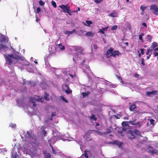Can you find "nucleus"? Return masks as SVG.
Instances as JSON below:
<instances>
[{
  "label": "nucleus",
  "mask_w": 158,
  "mask_h": 158,
  "mask_svg": "<svg viewBox=\"0 0 158 158\" xmlns=\"http://www.w3.org/2000/svg\"><path fill=\"white\" fill-rule=\"evenodd\" d=\"M4 56L5 59L6 60L7 64L9 65L13 63V60H20L21 58L19 56H13V55H10L8 54L7 55H6L4 54Z\"/></svg>",
  "instance_id": "1"
},
{
  "label": "nucleus",
  "mask_w": 158,
  "mask_h": 158,
  "mask_svg": "<svg viewBox=\"0 0 158 158\" xmlns=\"http://www.w3.org/2000/svg\"><path fill=\"white\" fill-rule=\"evenodd\" d=\"M6 43V39L4 36H2L0 38V50L2 49H4L7 48L5 44Z\"/></svg>",
  "instance_id": "2"
},
{
  "label": "nucleus",
  "mask_w": 158,
  "mask_h": 158,
  "mask_svg": "<svg viewBox=\"0 0 158 158\" xmlns=\"http://www.w3.org/2000/svg\"><path fill=\"white\" fill-rule=\"evenodd\" d=\"M59 7L62 9L64 13H67L69 15H71V11L70 10L69 7L67 5H60Z\"/></svg>",
  "instance_id": "3"
},
{
  "label": "nucleus",
  "mask_w": 158,
  "mask_h": 158,
  "mask_svg": "<svg viewBox=\"0 0 158 158\" xmlns=\"http://www.w3.org/2000/svg\"><path fill=\"white\" fill-rule=\"evenodd\" d=\"M30 101L31 102L33 103V106H36L35 102L37 101H40L42 102L41 101L42 98H40L39 96H35V97H30L29 98Z\"/></svg>",
  "instance_id": "4"
},
{
  "label": "nucleus",
  "mask_w": 158,
  "mask_h": 158,
  "mask_svg": "<svg viewBox=\"0 0 158 158\" xmlns=\"http://www.w3.org/2000/svg\"><path fill=\"white\" fill-rule=\"evenodd\" d=\"M62 87L64 91L68 94L72 93V90L70 89L68 85H62Z\"/></svg>",
  "instance_id": "5"
},
{
  "label": "nucleus",
  "mask_w": 158,
  "mask_h": 158,
  "mask_svg": "<svg viewBox=\"0 0 158 158\" xmlns=\"http://www.w3.org/2000/svg\"><path fill=\"white\" fill-rule=\"evenodd\" d=\"M127 135V138L131 140L135 138V135L134 132L132 131L129 130Z\"/></svg>",
  "instance_id": "6"
},
{
  "label": "nucleus",
  "mask_w": 158,
  "mask_h": 158,
  "mask_svg": "<svg viewBox=\"0 0 158 158\" xmlns=\"http://www.w3.org/2000/svg\"><path fill=\"white\" fill-rule=\"evenodd\" d=\"M114 48L110 47V49L107 50L106 53V56L107 58H109L112 56Z\"/></svg>",
  "instance_id": "7"
},
{
  "label": "nucleus",
  "mask_w": 158,
  "mask_h": 158,
  "mask_svg": "<svg viewBox=\"0 0 158 158\" xmlns=\"http://www.w3.org/2000/svg\"><path fill=\"white\" fill-rule=\"evenodd\" d=\"M150 9L151 10H153L154 11L153 12L155 14L158 15V13H157L158 12V7L156 5H152L150 6Z\"/></svg>",
  "instance_id": "8"
},
{
  "label": "nucleus",
  "mask_w": 158,
  "mask_h": 158,
  "mask_svg": "<svg viewBox=\"0 0 158 158\" xmlns=\"http://www.w3.org/2000/svg\"><path fill=\"white\" fill-rule=\"evenodd\" d=\"M73 48L75 51H77L80 53H81L83 50L81 47L78 46H74Z\"/></svg>",
  "instance_id": "9"
},
{
  "label": "nucleus",
  "mask_w": 158,
  "mask_h": 158,
  "mask_svg": "<svg viewBox=\"0 0 158 158\" xmlns=\"http://www.w3.org/2000/svg\"><path fill=\"white\" fill-rule=\"evenodd\" d=\"M129 122L130 124L132 125H136L140 124L139 121L136 119H134L132 121H129Z\"/></svg>",
  "instance_id": "10"
},
{
  "label": "nucleus",
  "mask_w": 158,
  "mask_h": 158,
  "mask_svg": "<svg viewBox=\"0 0 158 158\" xmlns=\"http://www.w3.org/2000/svg\"><path fill=\"white\" fill-rule=\"evenodd\" d=\"M158 92V91L154 90L152 92H147L146 93V95L147 96H151V95H155Z\"/></svg>",
  "instance_id": "11"
},
{
  "label": "nucleus",
  "mask_w": 158,
  "mask_h": 158,
  "mask_svg": "<svg viewBox=\"0 0 158 158\" xmlns=\"http://www.w3.org/2000/svg\"><path fill=\"white\" fill-rule=\"evenodd\" d=\"M108 16L110 17H111L113 18L116 17H118V14L117 12L114 10L112 11V12L110 14L108 15Z\"/></svg>",
  "instance_id": "12"
},
{
  "label": "nucleus",
  "mask_w": 158,
  "mask_h": 158,
  "mask_svg": "<svg viewBox=\"0 0 158 158\" xmlns=\"http://www.w3.org/2000/svg\"><path fill=\"white\" fill-rule=\"evenodd\" d=\"M121 54L118 51H114L113 50L112 52V56L114 57H116V56H119L121 55Z\"/></svg>",
  "instance_id": "13"
},
{
  "label": "nucleus",
  "mask_w": 158,
  "mask_h": 158,
  "mask_svg": "<svg viewBox=\"0 0 158 158\" xmlns=\"http://www.w3.org/2000/svg\"><path fill=\"white\" fill-rule=\"evenodd\" d=\"M112 143L115 144L119 147L122 146L123 145V143L119 142L118 140H114L112 141Z\"/></svg>",
  "instance_id": "14"
},
{
  "label": "nucleus",
  "mask_w": 158,
  "mask_h": 158,
  "mask_svg": "<svg viewBox=\"0 0 158 158\" xmlns=\"http://www.w3.org/2000/svg\"><path fill=\"white\" fill-rule=\"evenodd\" d=\"M27 134L29 137L32 138L33 139H35L36 138V136L32 134L31 132L28 131L27 132Z\"/></svg>",
  "instance_id": "15"
},
{
  "label": "nucleus",
  "mask_w": 158,
  "mask_h": 158,
  "mask_svg": "<svg viewBox=\"0 0 158 158\" xmlns=\"http://www.w3.org/2000/svg\"><path fill=\"white\" fill-rule=\"evenodd\" d=\"M129 124L130 123L129 121H123L122 123V125L123 127H130L129 126Z\"/></svg>",
  "instance_id": "16"
},
{
  "label": "nucleus",
  "mask_w": 158,
  "mask_h": 158,
  "mask_svg": "<svg viewBox=\"0 0 158 158\" xmlns=\"http://www.w3.org/2000/svg\"><path fill=\"white\" fill-rule=\"evenodd\" d=\"M136 108V105L135 104H132L129 106V110L130 111L135 110V109Z\"/></svg>",
  "instance_id": "17"
},
{
  "label": "nucleus",
  "mask_w": 158,
  "mask_h": 158,
  "mask_svg": "<svg viewBox=\"0 0 158 158\" xmlns=\"http://www.w3.org/2000/svg\"><path fill=\"white\" fill-rule=\"evenodd\" d=\"M112 128L111 127H110L108 128L106 132H104V134H107L110 133L111 132V130Z\"/></svg>",
  "instance_id": "18"
},
{
  "label": "nucleus",
  "mask_w": 158,
  "mask_h": 158,
  "mask_svg": "<svg viewBox=\"0 0 158 158\" xmlns=\"http://www.w3.org/2000/svg\"><path fill=\"white\" fill-rule=\"evenodd\" d=\"M43 153L44 155L45 158H51V155L50 153H46L44 152H43Z\"/></svg>",
  "instance_id": "19"
},
{
  "label": "nucleus",
  "mask_w": 158,
  "mask_h": 158,
  "mask_svg": "<svg viewBox=\"0 0 158 158\" xmlns=\"http://www.w3.org/2000/svg\"><path fill=\"white\" fill-rule=\"evenodd\" d=\"M89 118L90 119H94L95 121H96L97 119L95 115L94 114H92L91 116L89 117Z\"/></svg>",
  "instance_id": "20"
},
{
  "label": "nucleus",
  "mask_w": 158,
  "mask_h": 158,
  "mask_svg": "<svg viewBox=\"0 0 158 158\" xmlns=\"http://www.w3.org/2000/svg\"><path fill=\"white\" fill-rule=\"evenodd\" d=\"M90 94L89 92H83L82 93V95L83 96V97H85L87 96Z\"/></svg>",
  "instance_id": "21"
},
{
  "label": "nucleus",
  "mask_w": 158,
  "mask_h": 158,
  "mask_svg": "<svg viewBox=\"0 0 158 158\" xmlns=\"http://www.w3.org/2000/svg\"><path fill=\"white\" fill-rule=\"evenodd\" d=\"M49 94L47 93L46 92L45 93L44 96V99L47 101H49L50 99L48 97Z\"/></svg>",
  "instance_id": "22"
},
{
  "label": "nucleus",
  "mask_w": 158,
  "mask_h": 158,
  "mask_svg": "<svg viewBox=\"0 0 158 158\" xmlns=\"http://www.w3.org/2000/svg\"><path fill=\"white\" fill-rule=\"evenodd\" d=\"M87 36H94V34L91 32L89 31L86 33L85 34Z\"/></svg>",
  "instance_id": "23"
},
{
  "label": "nucleus",
  "mask_w": 158,
  "mask_h": 158,
  "mask_svg": "<svg viewBox=\"0 0 158 158\" xmlns=\"http://www.w3.org/2000/svg\"><path fill=\"white\" fill-rule=\"evenodd\" d=\"M75 31V30L74 29L72 31H66L64 32V33L65 34H72V33H73V32H74Z\"/></svg>",
  "instance_id": "24"
},
{
  "label": "nucleus",
  "mask_w": 158,
  "mask_h": 158,
  "mask_svg": "<svg viewBox=\"0 0 158 158\" xmlns=\"http://www.w3.org/2000/svg\"><path fill=\"white\" fill-rule=\"evenodd\" d=\"M147 38L148 40V41L149 42H151V40L152 37L150 35H148L147 36Z\"/></svg>",
  "instance_id": "25"
},
{
  "label": "nucleus",
  "mask_w": 158,
  "mask_h": 158,
  "mask_svg": "<svg viewBox=\"0 0 158 158\" xmlns=\"http://www.w3.org/2000/svg\"><path fill=\"white\" fill-rule=\"evenodd\" d=\"M11 157L12 158H17V154L16 153H15L14 152L12 153Z\"/></svg>",
  "instance_id": "26"
},
{
  "label": "nucleus",
  "mask_w": 158,
  "mask_h": 158,
  "mask_svg": "<svg viewBox=\"0 0 158 158\" xmlns=\"http://www.w3.org/2000/svg\"><path fill=\"white\" fill-rule=\"evenodd\" d=\"M122 116V114L121 113L119 114H117V115H114V117L116 119H119V117H121Z\"/></svg>",
  "instance_id": "27"
},
{
  "label": "nucleus",
  "mask_w": 158,
  "mask_h": 158,
  "mask_svg": "<svg viewBox=\"0 0 158 158\" xmlns=\"http://www.w3.org/2000/svg\"><path fill=\"white\" fill-rule=\"evenodd\" d=\"M152 47L153 48L158 46L156 42H154L152 44Z\"/></svg>",
  "instance_id": "28"
},
{
  "label": "nucleus",
  "mask_w": 158,
  "mask_h": 158,
  "mask_svg": "<svg viewBox=\"0 0 158 158\" xmlns=\"http://www.w3.org/2000/svg\"><path fill=\"white\" fill-rule=\"evenodd\" d=\"M144 35V34L143 33H141L140 35L139 36V39L142 41L143 42V40L142 38V36Z\"/></svg>",
  "instance_id": "29"
},
{
  "label": "nucleus",
  "mask_w": 158,
  "mask_h": 158,
  "mask_svg": "<svg viewBox=\"0 0 158 158\" xmlns=\"http://www.w3.org/2000/svg\"><path fill=\"white\" fill-rule=\"evenodd\" d=\"M51 4L52 6L56 8V3L54 2V1H52L51 2Z\"/></svg>",
  "instance_id": "30"
},
{
  "label": "nucleus",
  "mask_w": 158,
  "mask_h": 158,
  "mask_svg": "<svg viewBox=\"0 0 158 158\" xmlns=\"http://www.w3.org/2000/svg\"><path fill=\"white\" fill-rule=\"evenodd\" d=\"M134 132V134L139 135L140 134V131L138 130H136Z\"/></svg>",
  "instance_id": "31"
},
{
  "label": "nucleus",
  "mask_w": 158,
  "mask_h": 158,
  "mask_svg": "<svg viewBox=\"0 0 158 158\" xmlns=\"http://www.w3.org/2000/svg\"><path fill=\"white\" fill-rule=\"evenodd\" d=\"M90 151H85V153H84V155L85 157H88V155L87 154V152H90Z\"/></svg>",
  "instance_id": "32"
},
{
  "label": "nucleus",
  "mask_w": 158,
  "mask_h": 158,
  "mask_svg": "<svg viewBox=\"0 0 158 158\" xmlns=\"http://www.w3.org/2000/svg\"><path fill=\"white\" fill-rule=\"evenodd\" d=\"M86 23L89 25V26L90 24H92V22L91 21L86 20Z\"/></svg>",
  "instance_id": "33"
},
{
  "label": "nucleus",
  "mask_w": 158,
  "mask_h": 158,
  "mask_svg": "<svg viewBox=\"0 0 158 158\" xmlns=\"http://www.w3.org/2000/svg\"><path fill=\"white\" fill-rule=\"evenodd\" d=\"M39 3L41 6H43L44 5L45 3L42 0H40L39 1Z\"/></svg>",
  "instance_id": "34"
},
{
  "label": "nucleus",
  "mask_w": 158,
  "mask_h": 158,
  "mask_svg": "<svg viewBox=\"0 0 158 158\" xmlns=\"http://www.w3.org/2000/svg\"><path fill=\"white\" fill-rule=\"evenodd\" d=\"M117 25H114L112 27L111 29L112 30H116L117 29Z\"/></svg>",
  "instance_id": "35"
},
{
  "label": "nucleus",
  "mask_w": 158,
  "mask_h": 158,
  "mask_svg": "<svg viewBox=\"0 0 158 158\" xmlns=\"http://www.w3.org/2000/svg\"><path fill=\"white\" fill-rule=\"evenodd\" d=\"M146 7L145 6H143V5L141 6L140 7V9L142 11V12H143L145 10V9H146Z\"/></svg>",
  "instance_id": "36"
},
{
  "label": "nucleus",
  "mask_w": 158,
  "mask_h": 158,
  "mask_svg": "<svg viewBox=\"0 0 158 158\" xmlns=\"http://www.w3.org/2000/svg\"><path fill=\"white\" fill-rule=\"evenodd\" d=\"M149 120L150 123V124H152V125H154V123L155 121L153 119H151Z\"/></svg>",
  "instance_id": "37"
},
{
  "label": "nucleus",
  "mask_w": 158,
  "mask_h": 158,
  "mask_svg": "<svg viewBox=\"0 0 158 158\" xmlns=\"http://www.w3.org/2000/svg\"><path fill=\"white\" fill-rule=\"evenodd\" d=\"M117 133L118 134H120L122 136H123L124 135L123 133L121 131H117Z\"/></svg>",
  "instance_id": "38"
},
{
  "label": "nucleus",
  "mask_w": 158,
  "mask_h": 158,
  "mask_svg": "<svg viewBox=\"0 0 158 158\" xmlns=\"http://www.w3.org/2000/svg\"><path fill=\"white\" fill-rule=\"evenodd\" d=\"M150 152L151 153L153 154L154 153H156L157 152L155 150H152L150 151Z\"/></svg>",
  "instance_id": "39"
},
{
  "label": "nucleus",
  "mask_w": 158,
  "mask_h": 158,
  "mask_svg": "<svg viewBox=\"0 0 158 158\" xmlns=\"http://www.w3.org/2000/svg\"><path fill=\"white\" fill-rule=\"evenodd\" d=\"M129 127H123L122 130L123 131H127V129H128Z\"/></svg>",
  "instance_id": "40"
},
{
  "label": "nucleus",
  "mask_w": 158,
  "mask_h": 158,
  "mask_svg": "<svg viewBox=\"0 0 158 158\" xmlns=\"http://www.w3.org/2000/svg\"><path fill=\"white\" fill-rule=\"evenodd\" d=\"M40 11H41L40 8V7H38L37 8V11H36V13L39 14V12Z\"/></svg>",
  "instance_id": "41"
},
{
  "label": "nucleus",
  "mask_w": 158,
  "mask_h": 158,
  "mask_svg": "<svg viewBox=\"0 0 158 158\" xmlns=\"http://www.w3.org/2000/svg\"><path fill=\"white\" fill-rule=\"evenodd\" d=\"M103 0H94V2L96 3H99L101 2Z\"/></svg>",
  "instance_id": "42"
},
{
  "label": "nucleus",
  "mask_w": 158,
  "mask_h": 158,
  "mask_svg": "<svg viewBox=\"0 0 158 158\" xmlns=\"http://www.w3.org/2000/svg\"><path fill=\"white\" fill-rule=\"evenodd\" d=\"M10 127L15 128L16 127V125L15 124H12L10 125Z\"/></svg>",
  "instance_id": "43"
},
{
  "label": "nucleus",
  "mask_w": 158,
  "mask_h": 158,
  "mask_svg": "<svg viewBox=\"0 0 158 158\" xmlns=\"http://www.w3.org/2000/svg\"><path fill=\"white\" fill-rule=\"evenodd\" d=\"M140 50L141 51V54L142 55L144 54V49L143 48H141L140 49Z\"/></svg>",
  "instance_id": "44"
},
{
  "label": "nucleus",
  "mask_w": 158,
  "mask_h": 158,
  "mask_svg": "<svg viewBox=\"0 0 158 158\" xmlns=\"http://www.w3.org/2000/svg\"><path fill=\"white\" fill-rule=\"evenodd\" d=\"M61 98L63 101H64L65 102H68L67 100H66L64 97L62 96H61Z\"/></svg>",
  "instance_id": "45"
},
{
  "label": "nucleus",
  "mask_w": 158,
  "mask_h": 158,
  "mask_svg": "<svg viewBox=\"0 0 158 158\" xmlns=\"http://www.w3.org/2000/svg\"><path fill=\"white\" fill-rule=\"evenodd\" d=\"M52 152L55 155L56 153V151H55V149L53 148V147H52Z\"/></svg>",
  "instance_id": "46"
},
{
  "label": "nucleus",
  "mask_w": 158,
  "mask_h": 158,
  "mask_svg": "<svg viewBox=\"0 0 158 158\" xmlns=\"http://www.w3.org/2000/svg\"><path fill=\"white\" fill-rule=\"evenodd\" d=\"M93 47L95 49H97L98 48V46L95 44L93 45Z\"/></svg>",
  "instance_id": "47"
},
{
  "label": "nucleus",
  "mask_w": 158,
  "mask_h": 158,
  "mask_svg": "<svg viewBox=\"0 0 158 158\" xmlns=\"http://www.w3.org/2000/svg\"><path fill=\"white\" fill-rule=\"evenodd\" d=\"M150 52V49H148L147 50V51L146 52V55H148L149 54V52Z\"/></svg>",
  "instance_id": "48"
},
{
  "label": "nucleus",
  "mask_w": 158,
  "mask_h": 158,
  "mask_svg": "<svg viewBox=\"0 0 158 158\" xmlns=\"http://www.w3.org/2000/svg\"><path fill=\"white\" fill-rule=\"evenodd\" d=\"M99 31L100 33H102V34H103L104 33V31H103L102 29H99Z\"/></svg>",
  "instance_id": "49"
},
{
  "label": "nucleus",
  "mask_w": 158,
  "mask_h": 158,
  "mask_svg": "<svg viewBox=\"0 0 158 158\" xmlns=\"http://www.w3.org/2000/svg\"><path fill=\"white\" fill-rule=\"evenodd\" d=\"M141 62H142V64L143 65H145V63H144V59L143 58H142L141 59Z\"/></svg>",
  "instance_id": "50"
},
{
  "label": "nucleus",
  "mask_w": 158,
  "mask_h": 158,
  "mask_svg": "<svg viewBox=\"0 0 158 158\" xmlns=\"http://www.w3.org/2000/svg\"><path fill=\"white\" fill-rule=\"evenodd\" d=\"M80 7H78L77 8V10H74L73 11V12H77L78 11H80Z\"/></svg>",
  "instance_id": "51"
},
{
  "label": "nucleus",
  "mask_w": 158,
  "mask_h": 158,
  "mask_svg": "<svg viewBox=\"0 0 158 158\" xmlns=\"http://www.w3.org/2000/svg\"><path fill=\"white\" fill-rule=\"evenodd\" d=\"M56 112H53L52 114V117L56 116Z\"/></svg>",
  "instance_id": "52"
},
{
  "label": "nucleus",
  "mask_w": 158,
  "mask_h": 158,
  "mask_svg": "<svg viewBox=\"0 0 158 158\" xmlns=\"http://www.w3.org/2000/svg\"><path fill=\"white\" fill-rule=\"evenodd\" d=\"M46 133H47V132L45 131V130L43 131V133L44 134V136L46 135Z\"/></svg>",
  "instance_id": "53"
},
{
  "label": "nucleus",
  "mask_w": 158,
  "mask_h": 158,
  "mask_svg": "<svg viewBox=\"0 0 158 158\" xmlns=\"http://www.w3.org/2000/svg\"><path fill=\"white\" fill-rule=\"evenodd\" d=\"M116 77L118 79L121 80H122L121 77H120V76H118V75H117Z\"/></svg>",
  "instance_id": "54"
},
{
  "label": "nucleus",
  "mask_w": 158,
  "mask_h": 158,
  "mask_svg": "<svg viewBox=\"0 0 158 158\" xmlns=\"http://www.w3.org/2000/svg\"><path fill=\"white\" fill-rule=\"evenodd\" d=\"M26 80L25 79H23V85H25V84H26Z\"/></svg>",
  "instance_id": "55"
},
{
  "label": "nucleus",
  "mask_w": 158,
  "mask_h": 158,
  "mask_svg": "<svg viewBox=\"0 0 158 158\" xmlns=\"http://www.w3.org/2000/svg\"><path fill=\"white\" fill-rule=\"evenodd\" d=\"M142 25L145 27H147V25L145 23H142Z\"/></svg>",
  "instance_id": "56"
},
{
  "label": "nucleus",
  "mask_w": 158,
  "mask_h": 158,
  "mask_svg": "<svg viewBox=\"0 0 158 158\" xmlns=\"http://www.w3.org/2000/svg\"><path fill=\"white\" fill-rule=\"evenodd\" d=\"M134 76L136 77H137L139 76V75L136 73H135L134 75Z\"/></svg>",
  "instance_id": "57"
},
{
  "label": "nucleus",
  "mask_w": 158,
  "mask_h": 158,
  "mask_svg": "<svg viewBox=\"0 0 158 158\" xmlns=\"http://www.w3.org/2000/svg\"><path fill=\"white\" fill-rule=\"evenodd\" d=\"M154 56H158V52H154Z\"/></svg>",
  "instance_id": "58"
},
{
  "label": "nucleus",
  "mask_w": 158,
  "mask_h": 158,
  "mask_svg": "<svg viewBox=\"0 0 158 158\" xmlns=\"http://www.w3.org/2000/svg\"><path fill=\"white\" fill-rule=\"evenodd\" d=\"M65 49V48L64 46H63L62 47L60 48V49L62 50H64Z\"/></svg>",
  "instance_id": "59"
},
{
  "label": "nucleus",
  "mask_w": 158,
  "mask_h": 158,
  "mask_svg": "<svg viewBox=\"0 0 158 158\" xmlns=\"http://www.w3.org/2000/svg\"><path fill=\"white\" fill-rule=\"evenodd\" d=\"M95 131L96 132H98V134L99 135H101L102 134V133L98 131Z\"/></svg>",
  "instance_id": "60"
},
{
  "label": "nucleus",
  "mask_w": 158,
  "mask_h": 158,
  "mask_svg": "<svg viewBox=\"0 0 158 158\" xmlns=\"http://www.w3.org/2000/svg\"><path fill=\"white\" fill-rule=\"evenodd\" d=\"M107 28H108V27H106L105 28L102 27V29L103 31H105V29H107Z\"/></svg>",
  "instance_id": "61"
},
{
  "label": "nucleus",
  "mask_w": 158,
  "mask_h": 158,
  "mask_svg": "<svg viewBox=\"0 0 158 158\" xmlns=\"http://www.w3.org/2000/svg\"><path fill=\"white\" fill-rule=\"evenodd\" d=\"M151 56V55H149L147 57V59L148 60L149 59L150 57Z\"/></svg>",
  "instance_id": "62"
},
{
  "label": "nucleus",
  "mask_w": 158,
  "mask_h": 158,
  "mask_svg": "<svg viewBox=\"0 0 158 158\" xmlns=\"http://www.w3.org/2000/svg\"><path fill=\"white\" fill-rule=\"evenodd\" d=\"M154 51H158V48H156L154 49Z\"/></svg>",
  "instance_id": "63"
},
{
  "label": "nucleus",
  "mask_w": 158,
  "mask_h": 158,
  "mask_svg": "<svg viewBox=\"0 0 158 158\" xmlns=\"http://www.w3.org/2000/svg\"><path fill=\"white\" fill-rule=\"evenodd\" d=\"M59 46V47H60L61 46H62V44H60L58 45Z\"/></svg>",
  "instance_id": "64"
}]
</instances>
